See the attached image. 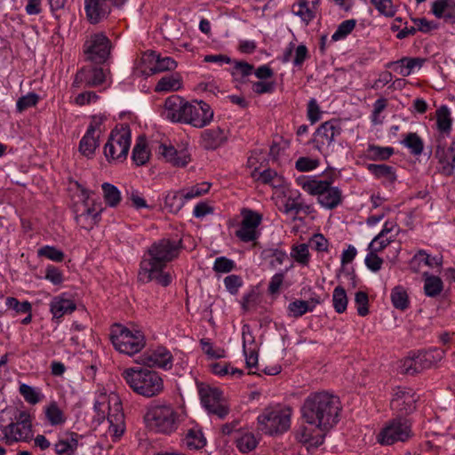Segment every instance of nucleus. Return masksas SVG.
I'll return each mask as SVG.
<instances>
[{
  "mask_svg": "<svg viewBox=\"0 0 455 455\" xmlns=\"http://www.w3.org/2000/svg\"><path fill=\"white\" fill-rule=\"evenodd\" d=\"M103 197L107 205L110 207H116L121 202V193L119 189L110 184V183H103L102 186Z\"/></svg>",
  "mask_w": 455,
  "mask_h": 455,
  "instance_id": "obj_51",
  "label": "nucleus"
},
{
  "mask_svg": "<svg viewBox=\"0 0 455 455\" xmlns=\"http://www.w3.org/2000/svg\"><path fill=\"white\" fill-rule=\"evenodd\" d=\"M44 415L51 426H61L66 422V416L56 402H51L44 407Z\"/></svg>",
  "mask_w": 455,
  "mask_h": 455,
  "instance_id": "obj_41",
  "label": "nucleus"
},
{
  "mask_svg": "<svg viewBox=\"0 0 455 455\" xmlns=\"http://www.w3.org/2000/svg\"><path fill=\"white\" fill-rule=\"evenodd\" d=\"M235 267L234 260L227 257H218L213 263V270L216 273H229Z\"/></svg>",
  "mask_w": 455,
  "mask_h": 455,
  "instance_id": "obj_64",
  "label": "nucleus"
},
{
  "mask_svg": "<svg viewBox=\"0 0 455 455\" xmlns=\"http://www.w3.org/2000/svg\"><path fill=\"white\" fill-rule=\"evenodd\" d=\"M390 299L395 308L404 311L410 307V299L406 289L397 285L391 290Z\"/></svg>",
  "mask_w": 455,
  "mask_h": 455,
  "instance_id": "obj_39",
  "label": "nucleus"
},
{
  "mask_svg": "<svg viewBox=\"0 0 455 455\" xmlns=\"http://www.w3.org/2000/svg\"><path fill=\"white\" fill-rule=\"evenodd\" d=\"M109 73L101 68L86 66L78 70L72 83L73 89L96 87L108 82Z\"/></svg>",
  "mask_w": 455,
  "mask_h": 455,
  "instance_id": "obj_18",
  "label": "nucleus"
},
{
  "mask_svg": "<svg viewBox=\"0 0 455 455\" xmlns=\"http://www.w3.org/2000/svg\"><path fill=\"white\" fill-rule=\"evenodd\" d=\"M184 444L189 450H200L206 445V438L198 426L188 429L183 439Z\"/></svg>",
  "mask_w": 455,
  "mask_h": 455,
  "instance_id": "obj_32",
  "label": "nucleus"
},
{
  "mask_svg": "<svg viewBox=\"0 0 455 455\" xmlns=\"http://www.w3.org/2000/svg\"><path fill=\"white\" fill-rule=\"evenodd\" d=\"M370 3L375 7L379 14L391 18L394 17L397 12L393 0H369Z\"/></svg>",
  "mask_w": 455,
  "mask_h": 455,
  "instance_id": "obj_56",
  "label": "nucleus"
},
{
  "mask_svg": "<svg viewBox=\"0 0 455 455\" xmlns=\"http://www.w3.org/2000/svg\"><path fill=\"white\" fill-rule=\"evenodd\" d=\"M443 356L444 351L439 347H433L426 351L419 352L415 357L408 360L410 366L407 371L411 369L413 372L428 369L440 362Z\"/></svg>",
  "mask_w": 455,
  "mask_h": 455,
  "instance_id": "obj_23",
  "label": "nucleus"
},
{
  "mask_svg": "<svg viewBox=\"0 0 455 455\" xmlns=\"http://www.w3.org/2000/svg\"><path fill=\"white\" fill-rule=\"evenodd\" d=\"M431 12L437 19L455 23V0H435L431 4Z\"/></svg>",
  "mask_w": 455,
  "mask_h": 455,
  "instance_id": "obj_30",
  "label": "nucleus"
},
{
  "mask_svg": "<svg viewBox=\"0 0 455 455\" xmlns=\"http://www.w3.org/2000/svg\"><path fill=\"white\" fill-rule=\"evenodd\" d=\"M77 447L78 441L75 438H70L59 440L54 445V450L58 455H75Z\"/></svg>",
  "mask_w": 455,
  "mask_h": 455,
  "instance_id": "obj_55",
  "label": "nucleus"
},
{
  "mask_svg": "<svg viewBox=\"0 0 455 455\" xmlns=\"http://www.w3.org/2000/svg\"><path fill=\"white\" fill-rule=\"evenodd\" d=\"M347 296L345 289L339 285L334 288L332 292V306L338 314H342L347 307Z\"/></svg>",
  "mask_w": 455,
  "mask_h": 455,
  "instance_id": "obj_52",
  "label": "nucleus"
},
{
  "mask_svg": "<svg viewBox=\"0 0 455 455\" xmlns=\"http://www.w3.org/2000/svg\"><path fill=\"white\" fill-rule=\"evenodd\" d=\"M19 392L24 400L32 405H35L44 399V395L39 387H31L21 383L19 387Z\"/></svg>",
  "mask_w": 455,
  "mask_h": 455,
  "instance_id": "obj_45",
  "label": "nucleus"
},
{
  "mask_svg": "<svg viewBox=\"0 0 455 455\" xmlns=\"http://www.w3.org/2000/svg\"><path fill=\"white\" fill-rule=\"evenodd\" d=\"M342 407L339 398L329 392L311 393L300 408L301 424L296 439L311 447L323 443L326 433L339 421Z\"/></svg>",
  "mask_w": 455,
  "mask_h": 455,
  "instance_id": "obj_1",
  "label": "nucleus"
},
{
  "mask_svg": "<svg viewBox=\"0 0 455 455\" xmlns=\"http://www.w3.org/2000/svg\"><path fill=\"white\" fill-rule=\"evenodd\" d=\"M122 377L133 392L145 397L156 396L164 390V380L159 373L147 368H127Z\"/></svg>",
  "mask_w": 455,
  "mask_h": 455,
  "instance_id": "obj_5",
  "label": "nucleus"
},
{
  "mask_svg": "<svg viewBox=\"0 0 455 455\" xmlns=\"http://www.w3.org/2000/svg\"><path fill=\"white\" fill-rule=\"evenodd\" d=\"M387 106V100L385 98L378 99L373 104V109L371 115V122L374 125L382 124L384 122V116L381 113L386 109Z\"/></svg>",
  "mask_w": 455,
  "mask_h": 455,
  "instance_id": "obj_58",
  "label": "nucleus"
},
{
  "mask_svg": "<svg viewBox=\"0 0 455 455\" xmlns=\"http://www.w3.org/2000/svg\"><path fill=\"white\" fill-rule=\"evenodd\" d=\"M92 192L82 188L79 195L80 204H76L75 215L77 225L85 230H91L100 220L102 207L92 197Z\"/></svg>",
  "mask_w": 455,
  "mask_h": 455,
  "instance_id": "obj_10",
  "label": "nucleus"
},
{
  "mask_svg": "<svg viewBox=\"0 0 455 455\" xmlns=\"http://www.w3.org/2000/svg\"><path fill=\"white\" fill-rule=\"evenodd\" d=\"M127 0H84V12L91 24H98L106 20L112 8L122 7Z\"/></svg>",
  "mask_w": 455,
  "mask_h": 455,
  "instance_id": "obj_17",
  "label": "nucleus"
},
{
  "mask_svg": "<svg viewBox=\"0 0 455 455\" xmlns=\"http://www.w3.org/2000/svg\"><path fill=\"white\" fill-rule=\"evenodd\" d=\"M106 117L100 115L92 116L90 124L79 142V152L87 158H92L100 146V137L105 128L103 126Z\"/></svg>",
  "mask_w": 455,
  "mask_h": 455,
  "instance_id": "obj_15",
  "label": "nucleus"
},
{
  "mask_svg": "<svg viewBox=\"0 0 455 455\" xmlns=\"http://www.w3.org/2000/svg\"><path fill=\"white\" fill-rule=\"evenodd\" d=\"M210 183L200 182L191 187L181 188V196H183L185 202L187 203L207 194L210 191Z\"/></svg>",
  "mask_w": 455,
  "mask_h": 455,
  "instance_id": "obj_47",
  "label": "nucleus"
},
{
  "mask_svg": "<svg viewBox=\"0 0 455 455\" xmlns=\"http://www.w3.org/2000/svg\"><path fill=\"white\" fill-rule=\"evenodd\" d=\"M319 6V0H299L292 5V12L307 25L316 17Z\"/></svg>",
  "mask_w": 455,
  "mask_h": 455,
  "instance_id": "obj_29",
  "label": "nucleus"
},
{
  "mask_svg": "<svg viewBox=\"0 0 455 455\" xmlns=\"http://www.w3.org/2000/svg\"><path fill=\"white\" fill-rule=\"evenodd\" d=\"M295 183L307 194L316 197L317 204L325 210H334L343 202L342 190L332 186V180L316 175H299Z\"/></svg>",
  "mask_w": 455,
  "mask_h": 455,
  "instance_id": "obj_3",
  "label": "nucleus"
},
{
  "mask_svg": "<svg viewBox=\"0 0 455 455\" xmlns=\"http://www.w3.org/2000/svg\"><path fill=\"white\" fill-rule=\"evenodd\" d=\"M424 292L427 297L438 296L443 289V283L440 277L424 273Z\"/></svg>",
  "mask_w": 455,
  "mask_h": 455,
  "instance_id": "obj_43",
  "label": "nucleus"
},
{
  "mask_svg": "<svg viewBox=\"0 0 455 455\" xmlns=\"http://www.w3.org/2000/svg\"><path fill=\"white\" fill-rule=\"evenodd\" d=\"M110 339L118 352L129 356L139 353L146 344L144 334L140 331L119 323L111 327Z\"/></svg>",
  "mask_w": 455,
  "mask_h": 455,
  "instance_id": "obj_8",
  "label": "nucleus"
},
{
  "mask_svg": "<svg viewBox=\"0 0 455 455\" xmlns=\"http://www.w3.org/2000/svg\"><path fill=\"white\" fill-rule=\"evenodd\" d=\"M320 165V161L316 158L308 156H300L295 162V168L301 172H307L315 170Z\"/></svg>",
  "mask_w": 455,
  "mask_h": 455,
  "instance_id": "obj_60",
  "label": "nucleus"
},
{
  "mask_svg": "<svg viewBox=\"0 0 455 455\" xmlns=\"http://www.w3.org/2000/svg\"><path fill=\"white\" fill-rule=\"evenodd\" d=\"M187 114L186 124L199 129L209 125L214 116L213 109L204 100L189 101Z\"/></svg>",
  "mask_w": 455,
  "mask_h": 455,
  "instance_id": "obj_19",
  "label": "nucleus"
},
{
  "mask_svg": "<svg viewBox=\"0 0 455 455\" xmlns=\"http://www.w3.org/2000/svg\"><path fill=\"white\" fill-rule=\"evenodd\" d=\"M201 403L208 412L223 419L228 413V407L223 398L222 392L218 388H204L200 390Z\"/></svg>",
  "mask_w": 455,
  "mask_h": 455,
  "instance_id": "obj_20",
  "label": "nucleus"
},
{
  "mask_svg": "<svg viewBox=\"0 0 455 455\" xmlns=\"http://www.w3.org/2000/svg\"><path fill=\"white\" fill-rule=\"evenodd\" d=\"M39 257H44L54 262H61L64 259V252L54 246L44 245L37 250Z\"/></svg>",
  "mask_w": 455,
  "mask_h": 455,
  "instance_id": "obj_57",
  "label": "nucleus"
},
{
  "mask_svg": "<svg viewBox=\"0 0 455 455\" xmlns=\"http://www.w3.org/2000/svg\"><path fill=\"white\" fill-rule=\"evenodd\" d=\"M241 221L235 235L243 243H255L260 236L259 226L263 215L249 208H243L240 212Z\"/></svg>",
  "mask_w": 455,
  "mask_h": 455,
  "instance_id": "obj_13",
  "label": "nucleus"
},
{
  "mask_svg": "<svg viewBox=\"0 0 455 455\" xmlns=\"http://www.w3.org/2000/svg\"><path fill=\"white\" fill-rule=\"evenodd\" d=\"M186 414L167 403L156 404L148 409L146 420L157 433L171 435L174 433L184 420Z\"/></svg>",
  "mask_w": 455,
  "mask_h": 455,
  "instance_id": "obj_6",
  "label": "nucleus"
},
{
  "mask_svg": "<svg viewBox=\"0 0 455 455\" xmlns=\"http://www.w3.org/2000/svg\"><path fill=\"white\" fill-rule=\"evenodd\" d=\"M412 435L411 421L404 418H395L381 429L377 439L383 445H391L397 442L404 443Z\"/></svg>",
  "mask_w": 455,
  "mask_h": 455,
  "instance_id": "obj_14",
  "label": "nucleus"
},
{
  "mask_svg": "<svg viewBox=\"0 0 455 455\" xmlns=\"http://www.w3.org/2000/svg\"><path fill=\"white\" fill-rule=\"evenodd\" d=\"M227 133L220 127L204 130L200 137L201 146L207 150H214L223 145L227 140Z\"/></svg>",
  "mask_w": 455,
  "mask_h": 455,
  "instance_id": "obj_28",
  "label": "nucleus"
},
{
  "mask_svg": "<svg viewBox=\"0 0 455 455\" xmlns=\"http://www.w3.org/2000/svg\"><path fill=\"white\" fill-rule=\"evenodd\" d=\"M394 148L392 147H382L375 144L368 145L365 156L371 161H385L389 159L394 155Z\"/></svg>",
  "mask_w": 455,
  "mask_h": 455,
  "instance_id": "obj_40",
  "label": "nucleus"
},
{
  "mask_svg": "<svg viewBox=\"0 0 455 455\" xmlns=\"http://www.w3.org/2000/svg\"><path fill=\"white\" fill-rule=\"evenodd\" d=\"M212 371L219 376L230 375L232 377L239 378L243 374V371L238 368L231 366L226 363H214L211 365Z\"/></svg>",
  "mask_w": 455,
  "mask_h": 455,
  "instance_id": "obj_54",
  "label": "nucleus"
},
{
  "mask_svg": "<svg viewBox=\"0 0 455 455\" xmlns=\"http://www.w3.org/2000/svg\"><path fill=\"white\" fill-rule=\"evenodd\" d=\"M0 429L3 433L0 441L8 445L18 442H28L33 435L30 414L25 411H20L15 417V422L1 426Z\"/></svg>",
  "mask_w": 455,
  "mask_h": 455,
  "instance_id": "obj_12",
  "label": "nucleus"
},
{
  "mask_svg": "<svg viewBox=\"0 0 455 455\" xmlns=\"http://www.w3.org/2000/svg\"><path fill=\"white\" fill-rule=\"evenodd\" d=\"M182 87V78L180 74L174 73L163 76L156 84V92H177Z\"/></svg>",
  "mask_w": 455,
  "mask_h": 455,
  "instance_id": "obj_34",
  "label": "nucleus"
},
{
  "mask_svg": "<svg viewBox=\"0 0 455 455\" xmlns=\"http://www.w3.org/2000/svg\"><path fill=\"white\" fill-rule=\"evenodd\" d=\"M341 132V124L339 120L326 121L315 130L310 143L323 156H327L334 151L335 140Z\"/></svg>",
  "mask_w": 455,
  "mask_h": 455,
  "instance_id": "obj_11",
  "label": "nucleus"
},
{
  "mask_svg": "<svg viewBox=\"0 0 455 455\" xmlns=\"http://www.w3.org/2000/svg\"><path fill=\"white\" fill-rule=\"evenodd\" d=\"M319 303L320 299L318 298H311L308 300L295 299L289 303L287 314L290 317L299 318L306 313L313 312Z\"/></svg>",
  "mask_w": 455,
  "mask_h": 455,
  "instance_id": "obj_31",
  "label": "nucleus"
},
{
  "mask_svg": "<svg viewBox=\"0 0 455 455\" xmlns=\"http://www.w3.org/2000/svg\"><path fill=\"white\" fill-rule=\"evenodd\" d=\"M425 62L426 59L424 58L403 57L395 61L388 62L387 68H392L395 72L405 77L409 76L416 70H419Z\"/></svg>",
  "mask_w": 455,
  "mask_h": 455,
  "instance_id": "obj_26",
  "label": "nucleus"
},
{
  "mask_svg": "<svg viewBox=\"0 0 455 455\" xmlns=\"http://www.w3.org/2000/svg\"><path fill=\"white\" fill-rule=\"evenodd\" d=\"M402 144L407 148L413 156H419L424 150V142L416 132L407 133Z\"/></svg>",
  "mask_w": 455,
  "mask_h": 455,
  "instance_id": "obj_50",
  "label": "nucleus"
},
{
  "mask_svg": "<svg viewBox=\"0 0 455 455\" xmlns=\"http://www.w3.org/2000/svg\"><path fill=\"white\" fill-rule=\"evenodd\" d=\"M355 307L357 314L360 316H366L369 315V297L364 291H356L355 294Z\"/></svg>",
  "mask_w": 455,
  "mask_h": 455,
  "instance_id": "obj_59",
  "label": "nucleus"
},
{
  "mask_svg": "<svg viewBox=\"0 0 455 455\" xmlns=\"http://www.w3.org/2000/svg\"><path fill=\"white\" fill-rule=\"evenodd\" d=\"M5 306L8 309H12L18 314L32 311V305L30 302H28L27 300L23 301V302H20L14 297H7L5 299Z\"/></svg>",
  "mask_w": 455,
  "mask_h": 455,
  "instance_id": "obj_63",
  "label": "nucleus"
},
{
  "mask_svg": "<svg viewBox=\"0 0 455 455\" xmlns=\"http://www.w3.org/2000/svg\"><path fill=\"white\" fill-rule=\"evenodd\" d=\"M158 53L155 51H147L142 53L140 60V64L137 69L140 70L141 75L148 76L157 73L155 70L156 68Z\"/></svg>",
  "mask_w": 455,
  "mask_h": 455,
  "instance_id": "obj_36",
  "label": "nucleus"
},
{
  "mask_svg": "<svg viewBox=\"0 0 455 455\" xmlns=\"http://www.w3.org/2000/svg\"><path fill=\"white\" fill-rule=\"evenodd\" d=\"M235 442L237 449L246 453L256 448L258 439L253 433L246 430H239L235 433Z\"/></svg>",
  "mask_w": 455,
  "mask_h": 455,
  "instance_id": "obj_33",
  "label": "nucleus"
},
{
  "mask_svg": "<svg viewBox=\"0 0 455 455\" xmlns=\"http://www.w3.org/2000/svg\"><path fill=\"white\" fill-rule=\"evenodd\" d=\"M111 49V43L103 33L91 35L84 43V52L86 59L94 63L105 62Z\"/></svg>",
  "mask_w": 455,
  "mask_h": 455,
  "instance_id": "obj_16",
  "label": "nucleus"
},
{
  "mask_svg": "<svg viewBox=\"0 0 455 455\" xmlns=\"http://www.w3.org/2000/svg\"><path fill=\"white\" fill-rule=\"evenodd\" d=\"M455 142L445 148V147L438 145L435 149V156L441 165V172L446 176H451L455 171Z\"/></svg>",
  "mask_w": 455,
  "mask_h": 455,
  "instance_id": "obj_27",
  "label": "nucleus"
},
{
  "mask_svg": "<svg viewBox=\"0 0 455 455\" xmlns=\"http://www.w3.org/2000/svg\"><path fill=\"white\" fill-rule=\"evenodd\" d=\"M355 27V20H347L342 21L336 31L331 36L332 40L338 41L345 38L347 35H349Z\"/></svg>",
  "mask_w": 455,
  "mask_h": 455,
  "instance_id": "obj_62",
  "label": "nucleus"
},
{
  "mask_svg": "<svg viewBox=\"0 0 455 455\" xmlns=\"http://www.w3.org/2000/svg\"><path fill=\"white\" fill-rule=\"evenodd\" d=\"M367 170L377 179H385L389 182H393L396 180L395 171L393 166L384 164H369L367 165Z\"/></svg>",
  "mask_w": 455,
  "mask_h": 455,
  "instance_id": "obj_44",
  "label": "nucleus"
},
{
  "mask_svg": "<svg viewBox=\"0 0 455 455\" xmlns=\"http://www.w3.org/2000/svg\"><path fill=\"white\" fill-rule=\"evenodd\" d=\"M395 240L394 235L385 236L383 234H378L368 245V251L379 252L383 251Z\"/></svg>",
  "mask_w": 455,
  "mask_h": 455,
  "instance_id": "obj_61",
  "label": "nucleus"
},
{
  "mask_svg": "<svg viewBox=\"0 0 455 455\" xmlns=\"http://www.w3.org/2000/svg\"><path fill=\"white\" fill-rule=\"evenodd\" d=\"M147 367H158L164 370H169L172 366V355L171 352L163 347L146 351L140 356L138 361Z\"/></svg>",
  "mask_w": 455,
  "mask_h": 455,
  "instance_id": "obj_22",
  "label": "nucleus"
},
{
  "mask_svg": "<svg viewBox=\"0 0 455 455\" xmlns=\"http://www.w3.org/2000/svg\"><path fill=\"white\" fill-rule=\"evenodd\" d=\"M158 154L172 165L175 167H185L191 161V154L186 146L174 148L173 146L161 144L158 148Z\"/></svg>",
  "mask_w": 455,
  "mask_h": 455,
  "instance_id": "obj_24",
  "label": "nucleus"
},
{
  "mask_svg": "<svg viewBox=\"0 0 455 455\" xmlns=\"http://www.w3.org/2000/svg\"><path fill=\"white\" fill-rule=\"evenodd\" d=\"M257 179L262 183L267 184L275 188H283L285 185L284 178L272 169H267L259 172Z\"/></svg>",
  "mask_w": 455,
  "mask_h": 455,
  "instance_id": "obj_49",
  "label": "nucleus"
},
{
  "mask_svg": "<svg viewBox=\"0 0 455 455\" xmlns=\"http://www.w3.org/2000/svg\"><path fill=\"white\" fill-rule=\"evenodd\" d=\"M132 158L134 164L138 166L144 165L148 162L150 158V150L145 138H138L132 149Z\"/></svg>",
  "mask_w": 455,
  "mask_h": 455,
  "instance_id": "obj_37",
  "label": "nucleus"
},
{
  "mask_svg": "<svg viewBox=\"0 0 455 455\" xmlns=\"http://www.w3.org/2000/svg\"><path fill=\"white\" fill-rule=\"evenodd\" d=\"M282 212L289 216L292 220H297V215L300 212L308 214L311 212V206L302 202L297 201L292 197H288L281 209Z\"/></svg>",
  "mask_w": 455,
  "mask_h": 455,
  "instance_id": "obj_35",
  "label": "nucleus"
},
{
  "mask_svg": "<svg viewBox=\"0 0 455 455\" xmlns=\"http://www.w3.org/2000/svg\"><path fill=\"white\" fill-rule=\"evenodd\" d=\"M76 309L75 300L67 292L54 296L49 303L52 321L60 323L66 315L72 314Z\"/></svg>",
  "mask_w": 455,
  "mask_h": 455,
  "instance_id": "obj_21",
  "label": "nucleus"
},
{
  "mask_svg": "<svg viewBox=\"0 0 455 455\" xmlns=\"http://www.w3.org/2000/svg\"><path fill=\"white\" fill-rule=\"evenodd\" d=\"M182 99L179 95H172L169 96L164 104L162 116L171 122L174 123L176 115L178 114V110L180 108H182L181 102Z\"/></svg>",
  "mask_w": 455,
  "mask_h": 455,
  "instance_id": "obj_42",
  "label": "nucleus"
},
{
  "mask_svg": "<svg viewBox=\"0 0 455 455\" xmlns=\"http://www.w3.org/2000/svg\"><path fill=\"white\" fill-rule=\"evenodd\" d=\"M132 143V134L128 126L121 125L111 131L103 153L109 164H120L126 160Z\"/></svg>",
  "mask_w": 455,
  "mask_h": 455,
  "instance_id": "obj_9",
  "label": "nucleus"
},
{
  "mask_svg": "<svg viewBox=\"0 0 455 455\" xmlns=\"http://www.w3.org/2000/svg\"><path fill=\"white\" fill-rule=\"evenodd\" d=\"M440 265L441 260L436 258H430V255L424 250L419 251L410 261V268L414 272L420 270L421 265L432 267L433 264Z\"/></svg>",
  "mask_w": 455,
  "mask_h": 455,
  "instance_id": "obj_46",
  "label": "nucleus"
},
{
  "mask_svg": "<svg viewBox=\"0 0 455 455\" xmlns=\"http://www.w3.org/2000/svg\"><path fill=\"white\" fill-rule=\"evenodd\" d=\"M291 413L292 411L288 406H268L257 418L258 428L268 435L283 434L291 427Z\"/></svg>",
  "mask_w": 455,
  "mask_h": 455,
  "instance_id": "obj_7",
  "label": "nucleus"
},
{
  "mask_svg": "<svg viewBox=\"0 0 455 455\" xmlns=\"http://www.w3.org/2000/svg\"><path fill=\"white\" fill-rule=\"evenodd\" d=\"M291 257L297 263L302 266H307L310 261L308 246L306 243L293 245L291 247Z\"/></svg>",
  "mask_w": 455,
  "mask_h": 455,
  "instance_id": "obj_53",
  "label": "nucleus"
},
{
  "mask_svg": "<svg viewBox=\"0 0 455 455\" xmlns=\"http://www.w3.org/2000/svg\"><path fill=\"white\" fill-rule=\"evenodd\" d=\"M418 400L416 394L407 387L395 390L390 406L393 411L408 414L414 411Z\"/></svg>",
  "mask_w": 455,
  "mask_h": 455,
  "instance_id": "obj_25",
  "label": "nucleus"
},
{
  "mask_svg": "<svg viewBox=\"0 0 455 455\" xmlns=\"http://www.w3.org/2000/svg\"><path fill=\"white\" fill-rule=\"evenodd\" d=\"M95 420L101 423L106 417L109 423L108 435L113 442H116L125 431L124 415L122 403L115 393H100L94 402Z\"/></svg>",
  "mask_w": 455,
  "mask_h": 455,
  "instance_id": "obj_4",
  "label": "nucleus"
},
{
  "mask_svg": "<svg viewBox=\"0 0 455 455\" xmlns=\"http://www.w3.org/2000/svg\"><path fill=\"white\" fill-rule=\"evenodd\" d=\"M180 251L179 244L170 239L164 238L153 243L140 260L139 282H156L162 286H168L172 281V276L166 270L167 265L179 256Z\"/></svg>",
  "mask_w": 455,
  "mask_h": 455,
  "instance_id": "obj_2",
  "label": "nucleus"
},
{
  "mask_svg": "<svg viewBox=\"0 0 455 455\" xmlns=\"http://www.w3.org/2000/svg\"><path fill=\"white\" fill-rule=\"evenodd\" d=\"M452 119L451 110L446 105L441 106L436 110V125L443 136H448L451 130Z\"/></svg>",
  "mask_w": 455,
  "mask_h": 455,
  "instance_id": "obj_38",
  "label": "nucleus"
},
{
  "mask_svg": "<svg viewBox=\"0 0 455 455\" xmlns=\"http://www.w3.org/2000/svg\"><path fill=\"white\" fill-rule=\"evenodd\" d=\"M185 204V199L181 196V189L171 191L165 196L164 206L172 213H178Z\"/></svg>",
  "mask_w": 455,
  "mask_h": 455,
  "instance_id": "obj_48",
  "label": "nucleus"
}]
</instances>
